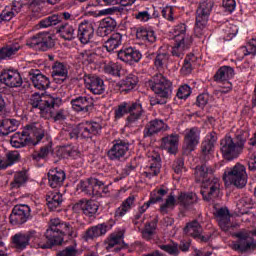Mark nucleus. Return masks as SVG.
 Masks as SVG:
<instances>
[{
    "mask_svg": "<svg viewBox=\"0 0 256 256\" xmlns=\"http://www.w3.org/2000/svg\"><path fill=\"white\" fill-rule=\"evenodd\" d=\"M65 236L77 237V232L69 222H63L59 218H52L45 232L48 244L37 242L36 247L38 249H50L52 245H61Z\"/></svg>",
    "mask_w": 256,
    "mask_h": 256,
    "instance_id": "1",
    "label": "nucleus"
},
{
    "mask_svg": "<svg viewBox=\"0 0 256 256\" xmlns=\"http://www.w3.org/2000/svg\"><path fill=\"white\" fill-rule=\"evenodd\" d=\"M249 133L244 130H237L234 137L226 135L220 142V151L227 161H233L237 159L245 149V143Z\"/></svg>",
    "mask_w": 256,
    "mask_h": 256,
    "instance_id": "2",
    "label": "nucleus"
},
{
    "mask_svg": "<svg viewBox=\"0 0 256 256\" xmlns=\"http://www.w3.org/2000/svg\"><path fill=\"white\" fill-rule=\"evenodd\" d=\"M63 103L61 97L57 94H39L34 93L30 98V104L34 109H39L41 117H51L53 109L59 107Z\"/></svg>",
    "mask_w": 256,
    "mask_h": 256,
    "instance_id": "3",
    "label": "nucleus"
},
{
    "mask_svg": "<svg viewBox=\"0 0 256 256\" xmlns=\"http://www.w3.org/2000/svg\"><path fill=\"white\" fill-rule=\"evenodd\" d=\"M31 135H34L36 138L34 145H37V143L45 137V131L43 130V127H41V124H32L26 126L22 132H16L10 139V145L15 149L27 147V145L31 143Z\"/></svg>",
    "mask_w": 256,
    "mask_h": 256,
    "instance_id": "4",
    "label": "nucleus"
},
{
    "mask_svg": "<svg viewBox=\"0 0 256 256\" xmlns=\"http://www.w3.org/2000/svg\"><path fill=\"white\" fill-rule=\"evenodd\" d=\"M171 33L172 39L175 41L172 48V55L173 57H178V59H183L185 51L191 45V36L187 34V24L180 23L174 26Z\"/></svg>",
    "mask_w": 256,
    "mask_h": 256,
    "instance_id": "5",
    "label": "nucleus"
},
{
    "mask_svg": "<svg viewBox=\"0 0 256 256\" xmlns=\"http://www.w3.org/2000/svg\"><path fill=\"white\" fill-rule=\"evenodd\" d=\"M215 2L213 0H203L200 2L196 10V27L194 33L196 37H203L205 35V27H207V21L213 11Z\"/></svg>",
    "mask_w": 256,
    "mask_h": 256,
    "instance_id": "6",
    "label": "nucleus"
},
{
    "mask_svg": "<svg viewBox=\"0 0 256 256\" xmlns=\"http://www.w3.org/2000/svg\"><path fill=\"white\" fill-rule=\"evenodd\" d=\"M196 201L197 195L192 192H181L177 200H175V196L173 194H170L165 203L161 205L160 211L163 214H167L169 211H173V209H175V205H180L181 207H184V209H189Z\"/></svg>",
    "mask_w": 256,
    "mask_h": 256,
    "instance_id": "7",
    "label": "nucleus"
},
{
    "mask_svg": "<svg viewBox=\"0 0 256 256\" xmlns=\"http://www.w3.org/2000/svg\"><path fill=\"white\" fill-rule=\"evenodd\" d=\"M247 179V168L241 163H236L235 166L224 171V181L237 189H243L247 185Z\"/></svg>",
    "mask_w": 256,
    "mask_h": 256,
    "instance_id": "8",
    "label": "nucleus"
},
{
    "mask_svg": "<svg viewBox=\"0 0 256 256\" xmlns=\"http://www.w3.org/2000/svg\"><path fill=\"white\" fill-rule=\"evenodd\" d=\"M99 122L84 121L79 123L70 133V139H91L101 133Z\"/></svg>",
    "mask_w": 256,
    "mask_h": 256,
    "instance_id": "9",
    "label": "nucleus"
},
{
    "mask_svg": "<svg viewBox=\"0 0 256 256\" xmlns=\"http://www.w3.org/2000/svg\"><path fill=\"white\" fill-rule=\"evenodd\" d=\"M146 86L161 99H169L173 92L171 81L165 78L163 74H156L146 83Z\"/></svg>",
    "mask_w": 256,
    "mask_h": 256,
    "instance_id": "10",
    "label": "nucleus"
},
{
    "mask_svg": "<svg viewBox=\"0 0 256 256\" xmlns=\"http://www.w3.org/2000/svg\"><path fill=\"white\" fill-rule=\"evenodd\" d=\"M26 45L31 49H36V51H48V49L55 47V40L51 33L41 32L30 37L27 40Z\"/></svg>",
    "mask_w": 256,
    "mask_h": 256,
    "instance_id": "11",
    "label": "nucleus"
},
{
    "mask_svg": "<svg viewBox=\"0 0 256 256\" xmlns=\"http://www.w3.org/2000/svg\"><path fill=\"white\" fill-rule=\"evenodd\" d=\"M148 165L144 167L143 175L147 179H153L161 173V155L155 149L151 148L148 153Z\"/></svg>",
    "mask_w": 256,
    "mask_h": 256,
    "instance_id": "12",
    "label": "nucleus"
},
{
    "mask_svg": "<svg viewBox=\"0 0 256 256\" xmlns=\"http://www.w3.org/2000/svg\"><path fill=\"white\" fill-rule=\"evenodd\" d=\"M40 236L41 235L37 231L30 230L26 233H16L14 236H12L11 241L14 249H17L18 251H24V249H27L30 241L37 243V239H39Z\"/></svg>",
    "mask_w": 256,
    "mask_h": 256,
    "instance_id": "13",
    "label": "nucleus"
},
{
    "mask_svg": "<svg viewBox=\"0 0 256 256\" xmlns=\"http://www.w3.org/2000/svg\"><path fill=\"white\" fill-rule=\"evenodd\" d=\"M221 189V182L219 178L213 177L208 178L202 182L201 195L204 201H211L216 197H219V191Z\"/></svg>",
    "mask_w": 256,
    "mask_h": 256,
    "instance_id": "14",
    "label": "nucleus"
},
{
    "mask_svg": "<svg viewBox=\"0 0 256 256\" xmlns=\"http://www.w3.org/2000/svg\"><path fill=\"white\" fill-rule=\"evenodd\" d=\"M29 217H31V207L27 204H18L12 209L10 223L19 227V225H24V223L28 222Z\"/></svg>",
    "mask_w": 256,
    "mask_h": 256,
    "instance_id": "15",
    "label": "nucleus"
},
{
    "mask_svg": "<svg viewBox=\"0 0 256 256\" xmlns=\"http://www.w3.org/2000/svg\"><path fill=\"white\" fill-rule=\"evenodd\" d=\"M83 79L86 89L93 95H103L105 93L107 86H105L103 78L94 74H85Z\"/></svg>",
    "mask_w": 256,
    "mask_h": 256,
    "instance_id": "16",
    "label": "nucleus"
},
{
    "mask_svg": "<svg viewBox=\"0 0 256 256\" xmlns=\"http://www.w3.org/2000/svg\"><path fill=\"white\" fill-rule=\"evenodd\" d=\"M117 55L120 61H123V63H127L128 65H135V63H139L143 57L141 51L131 46L122 47L121 50L118 51Z\"/></svg>",
    "mask_w": 256,
    "mask_h": 256,
    "instance_id": "17",
    "label": "nucleus"
},
{
    "mask_svg": "<svg viewBox=\"0 0 256 256\" xmlns=\"http://www.w3.org/2000/svg\"><path fill=\"white\" fill-rule=\"evenodd\" d=\"M129 141L126 140H114L113 146L108 151V157L111 161H120L123 159L129 151Z\"/></svg>",
    "mask_w": 256,
    "mask_h": 256,
    "instance_id": "18",
    "label": "nucleus"
},
{
    "mask_svg": "<svg viewBox=\"0 0 256 256\" xmlns=\"http://www.w3.org/2000/svg\"><path fill=\"white\" fill-rule=\"evenodd\" d=\"M215 217L220 229L224 231V233H229V231H233V229H235L236 225L231 222L229 209L219 208L215 212Z\"/></svg>",
    "mask_w": 256,
    "mask_h": 256,
    "instance_id": "19",
    "label": "nucleus"
},
{
    "mask_svg": "<svg viewBox=\"0 0 256 256\" xmlns=\"http://www.w3.org/2000/svg\"><path fill=\"white\" fill-rule=\"evenodd\" d=\"M103 185V181L97 178H89L86 181H80L77 189L86 195H97V193H99V189L103 187Z\"/></svg>",
    "mask_w": 256,
    "mask_h": 256,
    "instance_id": "20",
    "label": "nucleus"
},
{
    "mask_svg": "<svg viewBox=\"0 0 256 256\" xmlns=\"http://www.w3.org/2000/svg\"><path fill=\"white\" fill-rule=\"evenodd\" d=\"M2 83L6 85V87H21L23 85V78L17 70H3Z\"/></svg>",
    "mask_w": 256,
    "mask_h": 256,
    "instance_id": "21",
    "label": "nucleus"
},
{
    "mask_svg": "<svg viewBox=\"0 0 256 256\" xmlns=\"http://www.w3.org/2000/svg\"><path fill=\"white\" fill-rule=\"evenodd\" d=\"M95 35V27L93 26V23L84 21L79 24L78 26V33L77 37L80 41V43H83V45H87Z\"/></svg>",
    "mask_w": 256,
    "mask_h": 256,
    "instance_id": "22",
    "label": "nucleus"
},
{
    "mask_svg": "<svg viewBox=\"0 0 256 256\" xmlns=\"http://www.w3.org/2000/svg\"><path fill=\"white\" fill-rule=\"evenodd\" d=\"M201 139V132L199 128H191L185 131L184 136V149L186 151H195V148L199 145V140Z\"/></svg>",
    "mask_w": 256,
    "mask_h": 256,
    "instance_id": "23",
    "label": "nucleus"
},
{
    "mask_svg": "<svg viewBox=\"0 0 256 256\" xmlns=\"http://www.w3.org/2000/svg\"><path fill=\"white\" fill-rule=\"evenodd\" d=\"M128 115L126 119L128 125H135L143 117V104L141 100L128 102Z\"/></svg>",
    "mask_w": 256,
    "mask_h": 256,
    "instance_id": "24",
    "label": "nucleus"
},
{
    "mask_svg": "<svg viewBox=\"0 0 256 256\" xmlns=\"http://www.w3.org/2000/svg\"><path fill=\"white\" fill-rule=\"evenodd\" d=\"M235 237H237L238 241L232 244L234 251L245 253V251H249V249L253 247V241L246 232H238L235 234Z\"/></svg>",
    "mask_w": 256,
    "mask_h": 256,
    "instance_id": "25",
    "label": "nucleus"
},
{
    "mask_svg": "<svg viewBox=\"0 0 256 256\" xmlns=\"http://www.w3.org/2000/svg\"><path fill=\"white\" fill-rule=\"evenodd\" d=\"M184 233L189 237H193L197 239V241H201L202 243H207V238L203 236V228L201 224L197 220L189 222L186 227L184 228Z\"/></svg>",
    "mask_w": 256,
    "mask_h": 256,
    "instance_id": "26",
    "label": "nucleus"
},
{
    "mask_svg": "<svg viewBox=\"0 0 256 256\" xmlns=\"http://www.w3.org/2000/svg\"><path fill=\"white\" fill-rule=\"evenodd\" d=\"M63 19H65L66 21H69V19H71V13L63 12L59 14L50 15L42 19L39 22V25L42 29H47V27H54L55 25H59V23H61Z\"/></svg>",
    "mask_w": 256,
    "mask_h": 256,
    "instance_id": "27",
    "label": "nucleus"
},
{
    "mask_svg": "<svg viewBox=\"0 0 256 256\" xmlns=\"http://www.w3.org/2000/svg\"><path fill=\"white\" fill-rule=\"evenodd\" d=\"M214 173H215V168L205 163V164L196 166L194 170V177L197 183H203L204 181H207V179H210L211 177H213Z\"/></svg>",
    "mask_w": 256,
    "mask_h": 256,
    "instance_id": "28",
    "label": "nucleus"
},
{
    "mask_svg": "<svg viewBox=\"0 0 256 256\" xmlns=\"http://www.w3.org/2000/svg\"><path fill=\"white\" fill-rule=\"evenodd\" d=\"M72 109L77 113H88L93 107V100L86 96H79L71 100Z\"/></svg>",
    "mask_w": 256,
    "mask_h": 256,
    "instance_id": "29",
    "label": "nucleus"
},
{
    "mask_svg": "<svg viewBox=\"0 0 256 256\" xmlns=\"http://www.w3.org/2000/svg\"><path fill=\"white\" fill-rule=\"evenodd\" d=\"M51 75L56 83H63L67 79V75H69L67 64L59 61L54 62Z\"/></svg>",
    "mask_w": 256,
    "mask_h": 256,
    "instance_id": "30",
    "label": "nucleus"
},
{
    "mask_svg": "<svg viewBox=\"0 0 256 256\" xmlns=\"http://www.w3.org/2000/svg\"><path fill=\"white\" fill-rule=\"evenodd\" d=\"M65 171L56 168L48 172V183L52 189H57L63 185V181L66 179Z\"/></svg>",
    "mask_w": 256,
    "mask_h": 256,
    "instance_id": "31",
    "label": "nucleus"
},
{
    "mask_svg": "<svg viewBox=\"0 0 256 256\" xmlns=\"http://www.w3.org/2000/svg\"><path fill=\"white\" fill-rule=\"evenodd\" d=\"M30 77L34 87L40 91H45V89H48L49 85H51L49 78L43 75L39 70L30 73Z\"/></svg>",
    "mask_w": 256,
    "mask_h": 256,
    "instance_id": "32",
    "label": "nucleus"
},
{
    "mask_svg": "<svg viewBox=\"0 0 256 256\" xmlns=\"http://www.w3.org/2000/svg\"><path fill=\"white\" fill-rule=\"evenodd\" d=\"M167 124L163 120L155 119L150 121L144 129V137H151L161 131H167Z\"/></svg>",
    "mask_w": 256,
    "mask_h": 256,
    "instance_id": "33",
    "label": "nucleus"
},
{
    "mask_svg": "<svg viewBox=\"0 0 256 256\" xmlns=\"http://www.w3.org/2000/svg\"><path fill=\"white\" fill-rule=\"evenodd\" d=\"M215 143H217V136L215 135V133L212 132L206 135L204 141L201 144L202 157L204 160H207V158H209V155H211V153L213 152Z\"/></svg>",
    "mask_w": 256,
    "mask_h": 256,
    "instance_id": "34",
    "label": "nucleus"
},
{
    "mask_svg": "<svg viewBox=\"0 0 256 256\" xmlns=\"http://www.w3.org/2000/svg\"><path fill=\"white\" fill-rule=\"evenodd\" d=\"M133 207H135V195H130L121 203L120 207L115 210V219H122Z\"/></svg>",
    "mask_w": 256,
    "mask_h": 256,
    "instance_id": "35",
    "label": "nucleus"
},
{
    "mask_svg": "<svg viewBox=\"0 0 256 256\" xmlns=\"http://www.w3.org/2000/svg\"><path fill=\"white\" fill-rule=\"evenodd\" d=\"M122 243H123L122 232L111 234L106 242V250L109 252L119 253V251H121Z\"/></svg>",
    "mask_w": 256,
    "mask_h": 256,
    "instance_id": "36",
    "label": "nucleus"
},
{
    "mask_svg": "<svg viewBox=\"0 0 256 256\" xmlns=\"http://www.w3.org/2000/svg\"><path fill=\"white\" fill-rule=\"evenodd\" d=\"M77 207H79L82 213L87 217H93V215L99 211V205H97V202L93 200H80L77 203Z\"/></svg>",
    "mask_w": 256,
    "mask_h": 256,
    "instance_id": "37",
    "label": "nucleus"
},
{
    "mask_svg": "<svg viewBox=\"0 0 256 256\" xmlns=\"http://www.w3.org/2000/svg\"><path fill=\"white\" fill-rule=\"evenodd\" d=\"M123 43V34L116 32L111 34V36L105 41L103 47L108 53H113L115 49L121 47Z\"/></svg>",
    "mask_w": 256,
    "mask_h": 256,
    "instance_id": "38",
    "label": "nucleus"
},
{
    "mask_svg": "<svg viewBox=\"0 0 256 256\" xmlns=\"http://www.w3.org/2000/svg\"><path fill=\"white\" fill-rule=\"evenodd\" d=\"M235 75V70H233L230 66H222L220 67L216 74L214 75V81L216 83H227L229 79H233Z\"/></svg>",
    "mask_w": 256,
    "mask_h": 256,
    "instance_id": "39",
    "label": "nucleus"
},
{
    "mask_svg": "<svg viewBox=\"0 0 256 256\" xmlns=\"http://www.w3.org/2000/svg\"><path fill=\"white\" fill-rule=\"evenodd\" d=\"M179 145V134H170L162 138V147L168 151L171 155L177 153V147Z\"/></svg>",
    "mask_w": 256,
    "mask_h": 256,
    "instance_id": "40",
    "label": "nucleus"
},
{
    "mask_svg": "<svg viewBox=\"0 0 256 256\" xmlns=\"http://www.w3.org/2000/svg\"><path fill=\"white\" fill-rule=\"evenodd\" d=\"M19 49H21V44H19V41L17 40L1 48L0 61H7V59H11V57H13V55H15Z\"/></svg>",
    "mask_w": 256,
    "mask_h": 256,
    "instance_id": "41",
    "label": "nucleus"
},
{
    "mask_svg": "<svg viewBox=\"0 0 256 256\" xmlns=\"http://www.w3.org/2000/svg\"><path fill=\"white\" fill-rule=\"evenodd\" d=\"M17 127H19V121L16 119H3L0 121V135L7 136L17 131Z\"/></svg>",
    "mask_w": 256,
    "mask_h": 256,
    "instance_id": "42",
    "label": "nucleus"
},
{
    "mask_svg": "<svg viewBox=\"0 0 256 256\" xmlns=\"http://www.w3.org/2000/svg\"><path fill=\"white\" fill-rule=\"evenodd\" d=\"M109 229H111V226L107 225L106 223L93 226L86 231V239H95V237H101V235H105Z\"/></svg>",
    "mask_w": 256,
    "mask_h": 256,
    "instance_id": "43",
    "label": "nucleus"
},
{
    "mask_svg": "<svg viewBox=\"0 0 256 256\" xmlns=\"http://www.w3.org/2000/svg\"><path fill=\"white\" fill-rule=\"evenodd\" d=\"M21 155L18 151H11L6 154V159L0 158V169H7L15 165L20 159Z\"/></svg>",
    "mask_w": 256,
    "mask_h": 256,
    "instance_id": "44",
    "label": "nucleus"
},
{
    "mask_svg": "<svg viewBox=\"0 0 256 256\" xmlns=\"http://www.w3.org/2000/svg\"><path fill=\"white\" fill-rule=\"evenodd\" d=\"M46 201L49 209L53 211V209H57L63 203V195L59 192H49L46 195Z\"/></svg>",
    "mask_w": 256,
    "mask_h": 256,
    "instance_id": "45",
    "label": "nucleus"
},
{
    "mask_svg": "<svg viewBox=\"0 0 256 256\" xmlns=\"http://www.w3.org/2000/svg\"><path fill=\"white\" fill-rule=\"evenodd\" d=\"M168 61L169 53H167V51H163V48H160L154 60L155 67L158 69V71H161L167 67Z\"/></svg>",
    "mask_w": 256,
    "mask_h": 256,
    "instance_id": "46",
    "label": "nucleus"
},
{
    "mask_svg": "<svg viewBox=\"0 0 256 256\" xmlns=\"http://www.w3.org/2000/svg\"><path fill=\"white\" fill-rule=\"evenodd\" d=\"M137 39L140 41H145L147 43H155L157 41V37L155 36V32L153 30H147L145 28H140L136 32Z\"/></svg>",
    "mask_w": 256,
    "mask_h": 256,
    "instance_id": "47",
    "label": "nucleus"
},
{
    "mask_svg": "<svg viewBox=\"0 0 256 256\" xmlns=\"http://www.w3.org/2000/svg\"><path fill=\"white\" fill-rule=\"evenodd\" d=\"M58 33L65 41H73L75 39V28L72 25L64 24L58 29Z\"/></svg>",
    "mask_w": 256,
    "mask_h": 256,
    "instance_id": "48",
    "label": "nucleus"
},
{
    "mask_svg": "<svg viewBox=\"0 0 256 256\" xmlns=\"http://www.w3.org/2000/svg\"><path fill=\"white\" fill-rule=\"evenodd\" d=\"M157 231L156 222H148L145 224L144 229L142 230V237L145 241H151L155 237Z\"/></svg>",
    "mask_w": 256,
    "mask_h": 256,
    "instance_id": "49",
    "label": "nucleus"
},
{
    "mask_svg": "<svg viewBox=\"0 0 256 256\" xmlns=\"http://www.w3.org/2000/svg\"><path fill=\"white\" fill-rule=\"evenodd\" d=\"M115 27H117V21L111 17H106L101 21L99 31H102L104 35H107L108 33H111Z\"/></svg>",
    "mask_w": 256,
    "mask_h": 256,
    "instance_id": "50",
    "label": "nucleus"
},
{
    "mask_svg": "<svg viewBox=\"0 0 256 256\" xmlns=\"http://www.w3.org/2000/svg\"><path fill=\"white\" fill-rule=\"evenodd\" d=\"M239 32V28L233 24H226L222 28V37L224 41H231L234 37H236Z\"/></svg>",
    "mask_w": 256,
    "mask_h": 256,
    "instance_id": "51",
    "label": "nucleus"
},
{
    "mask_svg": "<svg viewBox=\"0 0 256 256\" xmlns=\"http://www.w3.org/2000/svg\"><path fill=\"white\" fill-rule=\"evenodd\" d=\"M121 69L123 67L119 63L109 62L104 66V73L113 77H121Z\"/></svg>",
    "mask_w": 256,
    "mask_h": 256,
    "instance_id": "52",
    "label": "nucleus"
},
{
    "mask_svg": "<svg viewBox=\"0 0 256 256\" xmlns=\"http://www.w3.org/2000/svg\"><path fill=\"white\" fill-rule=\"evenodd\" d=\"M151 13H153L151 8H145L144 10L135 12L134 18L140 23H147V21H151V19H153V15Z\"/></svg>",
    "mask_w": 256,
    "mask_h": 256,
    "instance_id": "53",
    "label": "nucleus"
},
{
    "mask_svg": "<svg viewBox=\"0 0 256 256\" xmlns=\"http://www.w3.org/2000/svg\"><path fill=\"white\" fill-rule=\"evenodd\" d=\"M78 59L84 65H89L91 63H95V59H97V54H95V52L93 51L85 50L78 55Z\"/></svg>",
    "mask_w": 256,
    "mask_h": 256,
    "instance_id": "54",
    "label": "nucleus"
},
{
    "mask_svg": "<svg viewBox=\"0 0 256 256\" xmlns=\"http://www.w3.org/2000/svg\"><path fill=\"white\" fill-rule=\"evenodd\" d=\"M137 83H139V78L134 74H128L123 81V91H132V89H135V87H137Z\"/></svg>",
    "mask_w": 256,
    "mask_h": 256,
    "instance_id": "55",
    "label": "nucleus"
},
{
    "mask_svg": "<svg viewBox=\"0 0 256 256\" xmlns=\"http://www.w3.org/2000/svg\"><path fill=\"white\" fill-rule=\"evenodd\" d=\"M25 183H27V175L25 172H16L13 182H11V187L12 189H19V187H23Z\"/></svg>",
    "mask_w": 256,
    "mask_h": 256,
    "instance_id": "56",
    "label": "nucleus"
},
{
    "mask_svg": "<svg viewBox=\"0 0 256 256\" xmlns=\"http://www.w3.org/2000/svg\"><path fill=\"white\" fill-rule=\"evenodd\" d=\"M129 114V102H122L114 110L115 119H121Z\"/></svg>",
    "mask_w": 256,
    "mask_h": 256,
    "instance_id": "57",
    "label": "nucleus"
},
{
    "mask_svg": "<svg viewBox=\"0 0 256 256\" xmlns=\"http://www.w3.org/2000/svg\"><path fill=\"white\" fill-rule=\"evenodd\" d=\"M241 51L245 56L252 55L255 57L256 55V38L251 39L248 44L241 48Z\"/></svg>",
    "mask_w": 256,
    "mask_h": 256,
    "instance_id": "58",
    "label": "nucleus"
},
{
    "mask_svg": "<svg viewBox=\"0 0 256 256\" xmlns=\"http://www.w3.org/2000/svg\"><path fill=\"white\" fill-rule=\"evenodd\" d=\"M159 248L162 251H165V253H168V255H179V245H177L176 243L160 245Z\"/></svg>",
    "mask_w": 256,
    "mask_h": 256,
    "instance_id": "59",
    "label": "nucleus"
},
{
    "mask_svg": "<svg viewBox=\"0 0 256 256\" xmlns=\"http://www.w3.org/2000/svg\"><path fill=\"white\" fill-rule=\"evenodd\" d=\"M191 95V87L187 84H184L178 88L176 97L178 99H188Z\"/></svg>",
    "mask_w": 256,
    "mask_h": 256,
    "instance_id": "60",
    "label": "nucleus"
},
{
    "mask_svg": "<svg viewBox=\"0 0 256 256\" xmlns=\"http://www.w3.org/2000/svg\"><path fill=\"white\" fill-rule=\"evenodd\" d=\"M105 5H122V7H131L137 0H103Z\"/></svg>",
    "mask_w": 256,
    "mask_h": 256,
    "instance_id": "61",
    "label": "nucleus"
},
{
    "mask_svg": "<svg viewBox=\"0 0 256 256\" xmlns=\"http://www.w3.org/2000/svg\"><path fill=\"white\" fill-rule=\"evenodd\" d=\"M15 12L11 9V7L6 6L4 10L0 14L1 21H11L13 17H15Z\"/></svg>",
    "mask_w": 256,
    "mask_h": 256,
    "instance_id": "62",
    "label": "nucleus"
},
{
    "mask_svg": "<svg viewBox=\"0 0 256 256\" xmlns=\"http://www.w3.org/2000/svg\"><path fill=\"white\" fill-rule=\"evenodd\" d=\"M222 6L226 13H233L237 7V2L235 0H223Z\"/></svg>",
    "mask_w": 256,
    "mask_h": 256,
    "instance_id": "63",
    "label": "nucleus"
},
{
    "mask_svg": "<svg viewBox=\"0 0 256 256\" xmlns=\"http://www.w3.org/2000/svg\"><path fill=\"white\" fill-rule=\"evenodd\" d=\"M57 256H77V248L68 246L64 250L57 253Z\"/></svg>",
    "mask_w": 256,
    "mask_h": 256,
    "instance_id": "64",
    "label": "nucleus"
}]
</instances>
